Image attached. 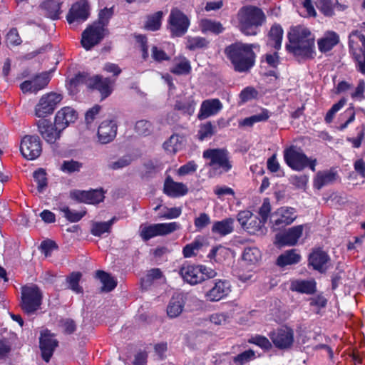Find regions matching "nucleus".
I'll use <instances>...</instances> for the list:
<instances>
[{
  "mask_svg": "<svg viewBox=\"0 0 365 365\" xmlns=\"http://www.w3.org/2000/svg\"><path fill=\"white\" fill-rule=\"evenodd\" d=\"M289 43L286 45L288 51L302 58H313L315 56V38L311 31L303 25L290 28L287 34Z\"/></svg>",
  "mask_w": 365,
  "mask_h": 365,
  "instance_id": "1",
  "label": "nucleus"
},
{
  "mask_svg": "<svg viewBox=\"0 0 365 365\" xmlns=\"http://www.w3.org/2000/svg\"><path fill=\"white\" fill-rule=\"evenodd\" d=\"M255 47L254 44L236 42L228 46L225 53L236 71L247 72L255 64L256 55L253 48Z\"/></svg>",
  "mask_w": 365,
  "mask_h": 365,
  "instance_id": "2",
  "label": "nucleus"
},
{
  "mask_svg": "<svg viewBox=\"0 0 365 365\" xmlns=\"http://www.w3.org/2000/svg\"><path fill=\"white\" fill-rule=\"evenodd\" d=\"M238 28L246 36H255L258 28L266 21L263 11L252 5L245 6L240 9L237 14Z\"/></svg>",
  "mask_w": 365,
  "mask_h": 365,
  "instance_id": "3",
  "label": "nucleus"
},
{
  "mask_svg": "<svg viewBox=\"0 0 365 365\" xmlns=\"http://www.w3.org/2000/svg\"><path fill=\"white\" fill-rule=\"evenodd\" d=\"M179 275L190 285H197L217 277V272L203 264L185 262L179 268Z\"/></svg>",
  "mask_w": 365,
  "mask_h": 365,
  "instance_id": "4",
  "label": "nucleus"
},
{
  "mask_svg": "<svg viewBox=\"0 0 365 365\" xmlns=\"http://www.w3.org/2000/svg\"><path fill=\"white\" fill-rule=\"evenodd\" d=\"M283 154L285 163L292 170L302 171L309 167L313 172L315 171L317 160L309 158L300 148L291 145L284 149Z\"/></svg>",
  "mask_w": 365,
  "mask_h": 365,
  "instance_id": "5",
  "label": "nucleus"
},
{
  "mask_svg": "<svg viewBox=\"0 0 365 365\" xmlns=\"http://www.w3.org/2000/svg\"><path fill=\"white\" fill-rule=\"evenodd\" d=\"M72 82L75 84L85 83L89 88L96 89L100 92L102 98H106L111 94L115 83V81L109 78H103L98 75L90 77L84 73L76 75Z\"/></svg>",
  "mask_w": 365,
  "mask_h": 365,
  "instance_id": "6",
  "label": "nucleus"
},
{
  "mask_svg": "<svg viewBox=\"0 0 365 365\" xmlns=\"http://www.w3.org/2000/svg\"><path fill=\"white\" fill-rule=\"evenodd\" d=\"M349 48L357 71L365 75V36L353 31L349 37Z\"/></svg>",
  "mask_w": 365,
  "mask_h": 365,
  "instance_id": "7",
  "label": "nucleus"
},
{
  "mask_svg": "<svg viewBox=\"0 0 365 365\" xmlns=\"http://www.w3.org/2000/svg\"><path fill=\"white\" fill-rule=\"evenodd\" d=\"M205 159L210 160L208 166L219 173H227L232 169V163L230 160L229 153L224 148L207 149L203 152Z\"/></svg>",
  "mask_w": 365,
  "mask_h": 365,
  "instance_id": "8",
  "label": "nucleus"
},
{
  "mask_svg": "<svg viewBox=\"0 0 365 365\" xmlns=\"http://www.w3.org/2000/svg\"><path fill=\"white\" fill-rule=\"evenodd\" d=\"M42 293L36 285H26L21 288V307L27 314L38 310L42 303Z\"/></svg>",
  "mask_w": 365,
  "mask_h": 365,
  "instance_id": "9",
  "label": "nucleus"
},
{
  "mask_svg": "<svg viewBox=\"0 0 365 365\" xmlns=\"http://www.w3.org/2000/svg\"><path fill=\"white\" fill-rule=\"evenodd\" d=\"M180 229V225L177 222L157 223L153 225H141L140 236L143 241H148L157 236H165Z\"/></svg>",
  "mask_w": 365,
  "mask_h": 365,
  "instance_id": "10",
  "label": "nucleus"
},
{
  "mask_svg": "<svg viewBox=\"0 0 365 365\" xmlns=\"http://www.w3.org/2000/svg\"><path fill=\"white\" fill-rule=\"evenodd\" d=\"M107 28H104L101 23H93L82 33L81 45L86 50H90L98 44L108 34Z\"/></svg>",
  "mask_w": 365,
  "mask_h": 365,
  "instance_id": "11",
  "label": "nucleus"
},
{
  "mask_svg": "<svg viewBox=\"0 0 365 365\" xmlns=\"http://www.w3.org/2000/svg\"><path fill=\"white\" fill-rule=\"evenodd\" d=\"M190 26L188 17L179 9L173 8L170 11L168 19V29L173 36H182Z\"/></svg>",
  "mask_w": 365,
  "mask_h": 365,
  "instance_id": "12",
  "label": "nucleus"
},
{
  "mask_svg": "<svg viewBox=\"0 0 365 365\" xmlns=\"http://www.w3.org/2000/svg\"><path fill=\"white\" fill-rule=\"evenodd\" d=\"M62 99V96L56 93L51 92L43 95L35 107V115L44 119L45 117L53 113Z\"/></svg>",
  "mask_w": 365,
  "mask_h": 365,
  "instance_id": "13",
  "label": "nucleus"
},
{
  "mask_svg": "<svg viewBox=\"0 0 365 365\" xmlns=\"http://www.w3.org/2000/svg\"><path fill=\"white\" fill-rule=\"evenodd\" d=\"M269 336L274 346L282 350L290 349L294 341V330L287 326H282L272 331Z\"/></svg>",
  "mask_w": 365,
  "mask_h": 365,
  "instance_id": "14",
  "label": "nucleus"
},
{
  "mask_svg": "<svg viewBox=\"0 0 365 365\" xmlns=\"http://www.w3.org/2000/svg\"><path fill=\"white\" fill-rule=\"evenodd\" d=\"M20 151L27 160L36 159L42 151L40 138L36 135H25L21 141Z\"/></svg>",
  "mask_w": 365,
  "mask_h": 365,
  "instance_id": "15",
  "label": "nucleus"
},
{
  "mask_svg": "<svg viewBox=\"0 0 365 365\" xmlns=\"http://www.w3.org/2000/svg\"><path fill=\"white\" fill-rule=\"evenodd\" d=\"M232 291L230 282L227 279H216L214 285L205 294L207 302H217L226 298Z\"/></svg>",
  "mask_w": 365,
  "mask_h": 365,
  "instance_id": "16",
  "label": "nucleus"
},
{
  "mask_svg": "<svg viewBox=\"0 0 365 365\" xmlns=\"http://www.w3.org/2000/svg\"><path fill=\"white\" fill-rule=\"evenodd\" d=\"M271 221L274 229H279L292 224L297 217L296 210L290 207H281L272 215Z\"/></svg>",
  "mask_w": 365,
  "mask_h": 365,
  "instance_id": "17",
  "label": "nucleus"
},
{
  "mask_svg": "<svg viewBox=\"0 0 365 365\" xmlns=\"http://www.w3.org/2000/svg\"><path fill=\"white\" fill-rule=\"evenodd\" d=\"M38 129L42 138L48 143H55L61 137L63 130L58 128L55 122L52 124L46 119L39 120L37 123Z\"/></svg>",
  "mask_w": 365,
  "mask_h": 365,
  "instance_id": "18",
  "label": "nucleus"
},
{
  "mask_svg": "<svg viewBox=\"0 0 365 365\" xmlns=\"http://www.w3.org/2000/svg\"><path fill=\"white\" fill-rule=\"evenodd\" d=\"M303 231V225L292 227L286 232L277 235L275 244L279 247L294 246L302 237Z\"/></svg>",
  "mask_w": 365,
  "mask_h": 365,
  "instance_id": "19",
  "label": "nucleus"
},
{
  "mask_svg": "<svg viewBox=\"0 0 365 365\" xmlns=\"http://www.w3.org/2000/svg\"><path fill=\"white\" fill-rule=\"evenodd\" d=\"M329 262V256L321 249L314 250L310 253L308 259L309 266L312 267L314 270L319 272H324L327 269Z\"/></svg>",
  "mask_w": 365,
  "mask_h": 365,
  "instance_id": "20",
  "label": "nucleus"
},
{
  "mask_svg": "<svg viewBox=\"0 0 365 365\" xmlns=\"http://www.w3.org/2000/svg\"><path fill=\"white\" fill-rule=\"evenodd\" d=\"M89 16V4L87 0H78L73 4L67 14L69 24L77 21H85Z\"/></svg>",
  "mask_w": 365,
  "mask_h": 365,
  "instance_id": "21",
  "label": "nucleus"
},
{
  "mask_svg": "<svg viewBox=\"0 0 365 365\" xmlns=\"http://www.w3.org/2000/svg\"><path fill=\"white\" fill-rule=\"evenodd\" d=\"M223 108L222 102L218 98H210L202 102L197 118L200 120L217 115Z\"/></svg>",
  "mask_w": 365,
  "mask_h": 365,
  "instance_id": "22",
  "label": "nucleus"
},
{
  "mask_svg": "<svg viewBox=\"0 0 365 365\" xmlns=\"http://www.w3.org/2000/svg\"><path fill=\"white\" fill-rule=\"evenodd\" d=\"M57 346L58 341L53 339V334H51L49 331L45 330L41 332L40 337V349L42 358L46 362L49 361Z\"/></svg>",
  "mask_w": 365,
  "mask_h": 365,
  "instance_id": "23",
  "label": "nucleus"
},
{
  "mask_svg": "<svg viewBox=\"0 0 365 365\" xmlns=\"http://www.w3.org/2000/svg\"><path fill=\"white\" fill-rule=\"evenodd\" d=\"M117 128V124L113 120L102 121L98 128V140L103 144L111 142L116 136Z\"/></svg>",
  "mask_w": 365,
  "mask_h": 365,
  "instance_id": "24",
  "label": "nucleus"
},
{
  "mask_svg": "<svg viewBox=\"0 0 365 365\" xmlns=\"http://www.w3.org/2000/svg\"><path fill=\"white\" fill-rule=\"evenodd\" d=\"M78 118L76 111L71 107H64L59 110L55 116V123L60 130L66 129L70 123H74Z\"/></svg>",
  "mask_w": 365,
  "mask_h": 365,
  "instance_id": "25",
  "label": "nucleus"
},
{
  "mask_svg": "<svg viewBox=\"0 0 365 365\" xmlns=\"http://www.w3.org/2000/svg\"><path fill=\"white\" fill-rule=\"evenodd\" d=\"M340 42L339 35L334 31H327L317 40L319 51L327 53L332 50Z\"/></svg>",
  "mask_w": 365,
  "mask_h": 365,
  "instance_id": "26",
  "label": "nucleus"
},
{
  "mask_svg": "<svg viewBox=\"0 0 365 365\" xmlns=\"http://www.w3.org/2000/svg\"><path fill=\"white\" fill-rule=\"evenodd\" d=\"M164 192L172 197H179L185 195L188 192V188L182 182H178L168 176L164 182Z\"/></svg>",
  "mask_w": 365,
  "mask_h": 365,
  "instance_id": "27",
  "label": "nucleus"
},
{
  "mask_svg": "<svg viewBox=\"0 0 365 365\" xmlns=\"http://www.w3.org/2000/svg\"><path fill=\"white\" fill-rule=\"evenodd\" d=\"M72 195L77 200L88 204L99 203L104 199V193L102 190L75 191L72 192Z\"/></svg>",
  "mask_w": 365,
  "mask_h": 365,
  "instance_id": "28",
  "label": "nucleus"
},
{
  "mask_svg": "<svg viewBox=\"0 0 365 365\" xmlns=\"http://www.w3.org/2000/svg\"><path fill=\"white\" fill-rule=\"evenodd\" d=\"M338 178V173L334 169L319 171L313 180V185L317 190L322 187L333 183Z\"/></svg>",
  "mask_w": 365,
  "mask_h": 365,
  "instance_id": "29",
  "label": "nucleus"
},
{
  "mask_svg": "<svg viewBox=\"0 0 365 365\" xmlns=\"http://www.w3.org/2000/svg\"><path fill=\"white\" fill-rule=\"evenodd\" d=\"M206 240L202 236H197L190 243L187 244L183 247L182 253L185 258H192L197 255L200 250H201L205 245H206Z\"/></svg>",
  "mask_w": 365,
  "mask_h": 365,
  "instance_id": "30",
  "label": "nucleus"
},
{
  "mask_svg": "<svg viewBox=\"0 0 365 365\" xmlns=\"http://www.w3.org/2000/svg\"><path fill=\"white\" fill-rule=\"evenodd\" d=\"M283 34L284 31L280 25H272L267 34V44L277 51L279 50L282 46Z\"/></svg>",
  "mask_w": 365,
  "mask_h": 365,
  "instance_id": "31",
  "label": "nucleus"
},
{
  "mask_svg": "<svg viewBox=\"0 0 365 365\" xmlns=\"http://www.w3.org/2000/svg\"><path fill=\"white\" fill-rule=\"evenodd\" d=\"M290 289L300 293L312 294L316 292V282L314 279H297L291 282Z\"/></svg>",
  "mask_w": 365,
  "mask_h": 365,
  "instance_id": "32",
  "label": "nucleus"
},
{
  "mask_svg": "<svg viewBox=\"0 0 365 365\" xmlns=\"http://www.w3.org/2000/svg\"><path fill=\"white\" fill-rule=\"evenodd\" d=\"M234 219L230 217L216 221L213 223L212 232L222 237L227 235L234 230Z\"/></svg>",
  "mask_w": 365,
  "mask_h": 365,
  "instance_id": "33",
  "label": "nucleus"
},
{
  "mask_svg": "<svg viewBox=\"0 0 365 365\" xmlns=\"http://www.w3.org/2000/svg\"><path fill=\"white\" fill-rule=\"evenodd\" d=\"M43 14L52 19H58L61 14V4L55 0H46L41 4Z\"/></svg>",
  "mask_w": 365,
  "mask_h": 365,
  "instance_id": "34",
  "label": "nucleus"
},
{
  "mask_svg": "<svg viewBox=\"0 0 365 365\" xmlns=\"http://www.w3.org/2000/svg\"><path fill=\"white\" fill-rule=\"evenodd\" d=\"M170 71L175 75H187L191 71L190 61L183 56L175 58L174 65L170 68Z\"/></svg>",
  "mask_w": 365,
  "mask_h": 365,
  "instance_id": "35",
  "label": "nucleus"
},
{
  "mask_svg": "<svg viewBox=\"0 0 365 365\" xmlns=\"http://www.w3.org/2000/svg\"><path fill=\"white\" fill-rule=\"evenodd\" d=\"M244 230L252 235H264L267 232L265 223L254 215Z\"/></svg>",
  "mask_w": 365,
  "mask_h": 365,
  "instance_id": "36",
  "label": "nucleus"
},
{
  "mask_svg": "<svg viewBox=\"0 0 365 365\" xmlns=\"http://www.w3.org/2000/svg\"><path fill=\"white\" fill-rule=\"evenodd\" d=\"M301 259L300 255L297 250L292 249L280 255L277 260V264L279 267H285L298 263Z\"/></svg>",
  "mask_w": 365,
  "mask_h": 365,
  "instance_id": "37",
  "label": "nucleus"
},
{
  "mask_svg": "<svg viewBox=\"0 0 365 365\" xmlns=\"http://www.w3.org/2000/svg\"><path fill=\"white\" fill-rule=\"evenodd\" d=\"M199 27L202 33L210 32L215 34H221L225 28L219 22L209 19H202L199 22Z\"/></svg>",
  "mask_w": 365,
  "mask_h": 365,
  "instance_id": "38",
  "label": "nucleus"
},
{
  "mask_svg": "<svg viewBox=\"0 0 365 365\" xmlns=\"http://www.w3.org/2000/svg\"><path fill=\"white\" fill-rule=\"evenodd\" d=\"M183 308L184 301L182 296L180 294L173 296L167 308L168 315L171 318H175L182 313Z\"/></svg>",
  "mask_w": 365,
  "mask_h": 365,
  "instance_id": "39",
  "label": "nucleus"
},
{
  "mask_svg": "<svg viewBox=\"0 0 365 365\" xmlns=\"http://www.w3.org/2000/svg\"><path fill=\"white\" fill-rule=\"evenodd\" d=\"M230 249L220 245L216 247H213L210 252L208 254L207 257L210 260H214L215 262H222L226 259L230 257Z\"/></svg>",
  "mask_w": 365,
  "mask_h": 365,
  "instance_id": "40",
  "label": "nucleus"
},
{
  "mask_svg": "<svg viewBox=\"0 0 365 365\" xmlns=\"http://www.w3.org/2000/svg\"><path fill=\"white\" fill-rule=\"evenodd\" d=\"M96 277L103 284L102 290L104 292H110L117 285V282L113 277L104 271L98 270L96 272Z\"/></svg>",
  "mask_w": 365,
  "mask_h": 365,
  "instance_id": "41",
  "label": "nucleus"
},
{
  "mask_svg": "<svg viewBox=\"0 0 365 365\" xmlns=\"http://www.w3.org/2000/svg\"><path fill=\"white\" fill-rule=\"evenodd\" d=\"M115 220V218L113 217L108 222H93L91 230V234L94 236L101 237L106 232L109 233Z\"/></svg>",
  "mask_w": 365,
  "mask_h": 365,
  "instance_id": "42",
  "label": "nucleus"
},
{
  "mask_svg": "<svg viewBox=\"0 0 365 365\" xmlns=\"http://www.w3.org/2000/svg\"><path fill=\"white\" fill-rule=\"evenodd\" d=\"M196 103L192 97L178 101L175 105V109L184 113L192 115L195 111Z\"/></svg>",
  "mask_w": 365,
  "mask_h": 365,
  "instance_id": "43",
  "label": "nucleus"
},
{
  "mask_svg": "<svg viewBox=\"0 0 365 365\" xmlns=\"http://www.w3.org/2000/svg\"><path fill=\"white\" fill-rule=\"evenodd\" d=\"M269 118V113L267 110H263L262 113L245 118L240 123L241 126H252L255 123L258 122L266 121Z\"/></svg>",
  "mask_w": 365,
  "mask_h": 365,
  "instance_id": "44",
  "label": "nucleus"
},
{
  "mask_svg": "<svg viewBox=\"0 0 365 365\" xmlns=\"http://www.w3.org/2000/svg\"><path fill=\"white\" fill-rule=\"evenodd\" d=\"M60 210L64 214V217L66 218V220L71 222H78L86 213L85 210H72L67 206L61 207Z\"/></svg>",
  "mask_w": 365,
  "mask_h": 365,
  "instance_id": "45",
  "label": "nucleus"
},
{
  "mask_svg": "<svg viewBox=\"0 0 365 365\" xmlns=\"http://www.w3.org/2000/svg\"><path fill=\"white\" fill-rule=\"evenodd\" d=\"M163 12L158 11L153 15L149 16L145 25V28L150 31L158 30L161 26Z\"/></svg>",
  "mask_w": 365,
  "mask_h": 365,
  "instance_id": "46",
  "label": "nucleus"
},
{
  "mask_svg": "<svg viewBox=\"0 0 365 365\" xmlns=\"http://www.w3.org/2000/svg\"><path fill=\"white\" fill-rule=\"evenodd\" d=\"M242 259L250 263L255 264L261 259V252L256 247L245 248L242 255Z\"/></svg>",
  "mask_w": 365,
  "mask_h": 365,
  "instance_id": "47",
  "label": "nucleus"
},
{
  "mask_svg": "<svg viewBox=\"0 0 365 365\" xmlns=\"http://www.w3.org/2000/svg\"><path fill=\"white\" fill-rule=\"evenodd\" d=\"M208 41L203 37H188L187 39L186 47L189 50H195L202 48L207 46Z\"/></svg>",
  "mask_w": 365,
  "mask_h": 365,
  "instance_id": "48",
  "label": "nucleus"
},
{
  "mask_svg": "<svg viewBox=\"0 0 365 365\" xmlns=\"http://www.w3.org/2000/svg\"><path fill=\"white\" fill-rule=\"evenodd\" d=\"M255 358V352L252 350H246L233 358L235 365H244Z\"/></svg>",
  "mask_w": 365,
  "mask_h": 365,
  "instance_id": "49",
  "label": "nucleus"
},
{
  "mask_svg": "<svg viewBox=\"0 0 365 365\" xmlns=\"http://www.w3.org/2000/svg\"><path fill=\"white\" fill-rule=\"evenodd\" d=\"M215 133V127L211 122H207L200 126L198 138L200 140L211 138Z\"/></svg>",
  "mask_w": 365,
  "mask_h": 365,
  "instance_id": "50",
  "label": "nucleus"
},
{
  "mask_svg": "<svg viewBox=\"0 0 365 365\" xmlns=\"http://www.w3.org/2000/svg\"><path fill=\"white\" fill-rule=\"evenodd\" d=\"M346 103V99L345 98H341L336 103L334 104L331 108L327 111L324 120L327 123H330L334 118L335 114L342 108L344 105Z\"/></svg>",
  "mask_w": 365,
  "mask_h": 365,
  "instance_id": "51",
  "label": "nucleus"
},
{
  "mask_svg": "<svg viewBox=\"0 0 365 365\" xmlns=\"http://www.w3.org/2000/svg\"><path fill=\"white\" fill-rule=\"evenodd\" d=\"M248 342L255 344L265 350H269L272 348V344L266 336L262 335H255L250 337L248 339Z\"/></svg>",
  "mask_w": 365,
  "mask_h": 365,
  "instance_id": "52",
  "label": "nucleus"
},
{
  "mask_svg": "<svg viewBox=\"0 0 365 365\" xmlns=\"http://www.w3.org/2000/svg\"><path fill=\"white\" fill-rule=\"evenodd\" d=\"M34 178L37 182V187L39 192H42L47 186V178L46 171L40 168L34 173Z\"/></svg>",
  "mask_w": 365,
  "mask_h": 365,
  "instance_id": "53",
  "label": "nucleus"
},
{
  "mask_svg": "<svg viewBox=\"0 0 365 365\" xmlns=\"http://www.w3.org/2000/svg\"><path fill=\"white\" fill-rule=\"evenodd\" d=\"M272 206L269 198H264L263 202L258 210L260 220L264 223H267L271 213Z\"/></svg>",
  "mask_w": 365,
  "mask_h": 365,
  "instance_id": "54",
  "label": "nucleus"
},
{
  "mask_svg": "<svg viewBox=\"0 0 365 365\" xmlns=\"http://www.w3.org/2000/svg\"><path fill=\"white\" fill-rule=\"evenodd\" d=\"M81 276L80 272H72L67 278L69 287L76 293H81L83 292L82 287L78 284Z\"/></svg>",
  "mask_w": 365,
  "mask_h": 365,
  "instance_id": "55",
  "label": "nucleus"
},
{
  "mask_svg": "<svg viewBox=\"0 0 365 365\" xmlns=\"http://www.w3.org/2000/svg\"><path fill=\"white\" fill-rule=\"evenodd\" d=\"M258 91L252 86L245 88L240 93L239 97L242 103L257 98Z\"/></svg>",
  "mask_w": 365,
  "mask_h": 365,
  "instance_id": "56",
  "label": "nucleus"
},
{
  "mask_svg": "<svg viewBox=\"0 0 365 365\" xmlns=\"http://www.w3.org/2000/svg\"><path fill=\"white\" fill-rule=\"evenodd\" d=\"M164 148L170 153H175L180 148V136L173 135L169 140L164 143Z\"/></svg>",
  "mask_w": 365,
  "mask_h": 365,
  "instance_id": "57",
  "label": "nucleus"
},
{
  "mask_svg": "<svg viewBox=\"0 0 365 365\" xmlns=\"http://www.w3.org/2000/svg\"><path fill=\"white\" fill-rule=\"evenodd\" d=\"M151 57L156 62H162L163 61H169L170 59V56L165 53V51L157 46H152Z\"/></svg>",
  "mask_w": 365,
  "mask_h": 365,
  "instance_id": "58",
  "label": "nucleus"
},
{
  "mask_svg": "<svg viewBox=\"0 0 365 365\" xmlns=\"http://www.w3.org/2000/svg\"><path fill=\"white\" fill-rule=\"evenodd\" d=\"M365 81L362 79L359 80L357 86L354 91L351 93L350 96L352 99L361 101L365 98Z\"/></svg>",
  "mask_w": 365,
  "mask_h": 365,
  "instance_id": "59",
  "label": "nucleus"
},
{
  "mask_svg": "<svg viewBox=\"0 0 365 365\" xmlns=\"http://www.w3.org/2000/svg\"><path fill=\"white\" fill-rule=\"evenodd\" d=\"M82 167V164L73 160H66L61 165V169L63 172L68 173L78 171Z\"/></svg>",
  "mask_w": 365,
  "mask_h": 365,
  "instance_id": "60",
  "label": "nucleus"
},
{
  "mask_svg": "<svg viewBox=\"0 0 365 365\" xmlns=\"http://www.w3.org/2000/svg\"><path fill=\"white\" fill-rule=\"evenodd\" d=\"M135 129L139 135H147L151 132V124L147 120H141L136 123Z\"/></svg>",
  "mask_w": 365,
  "mask_h": 365,
  "instance_id": "61",
  "label": "nucleus"
},
{
  "mask_svg": "<svg viewBox=\"0 0 365 365\" xmlns=\"http://www.w3.org/2000/svg\"><path fill=\"white\" fill-rule=\"evenodd\" d=\"M210 223V216L205 212L200 213L194 220L197 230H201Z\"/></svg>",
  "mask_w": 365,
  "mask_h": 365,
  "instance_id": "62",
  "label": "nucleus"
},
{
  "mask_svg": "<svg viewBox=\"0 0 365 365\" xmlns=\"http://www.w3.org/2000/svg\"><path fill=\"white\" fill-rule=\"evenodd\" d=\"M6 43L10 46H19L21 43V39L16 29H11L7 34Z\"/></svg>",
  "mask_w": 365,
  "mask_h": 365,
  "instance_id": "63",
  "label": "nucleus"
},
{
  "mask_svg": "<svg viewBox=\"0 0 365 365\" xmlns=\"http://www.w3.org/2000/svg\"><path fill=\"white\" fill-rule=\"evenodd\" d=\"M197 168V164L195 161L191 160L187 162L186 164L180 167L178 170L177 173L180 176H183L189 173H192L196 171Z\"/></svg>",
  "mask_w": 365,
  "mask_h": 365,
  "instance_id": "64",
  "label": "nucleus"
}]
</instances>
